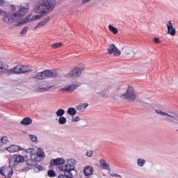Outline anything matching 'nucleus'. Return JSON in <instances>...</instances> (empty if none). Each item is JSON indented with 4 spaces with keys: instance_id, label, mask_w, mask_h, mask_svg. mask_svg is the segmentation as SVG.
<instances>
[{
    "instance_id": "aec40b11",
    "label": "nucleus",
    "mask_w": 178,
    "mask_h": 178,
    "mask_svg": "<svg viewBox=\"0 0 178 178\" xmlns=\"http://www.w3.org/2000/svg\"><path fill=\"white\" fill-rule=\"evenodd\" d=\"M99 162L103 169L106 170H111V165L106 163V161H105V159H102Z\"/></svg>"
},
{
    "instance_id": "1a4fd4ad",
    "label": "nucleus",
    "mask_w": 178,
    "mask_h": 178,
    "mask_svg": "<svg viewBox=\"0 0 178 178\" xmlns=\"http://www.w3.org/2000/svg\"><path fill=\"white\" fill-rule=\"evenodd\" d=\"M83 70H84V69L75 67L66 75V77H67V79H70V77L72 79L74 77H79L81 73H83Z\"/></svg>"
},
{
    "instance_id": "f03ea898",
    "label": "nucleus",
    "mask_w": 178,
    "mask_h": 178,
    "mask_svg": "<svg viewBox=\"0 0 178 178\" xmlns=\"http://www.w3.org/2000/svg\"><path fill=\"white\" fill-rule=\"evenodd\" d=\"M28 12L29 8L22 6L19 10L14 14H10V13L5 12L0 9V15L3 16L5 23H16V22H19L23 16H26Z\"/></svg>"
},
{
    "instance_id": "de8ad7c7",
    "label": "nucleus",
    "mask_w": 178,
    "mask_h": 178,
    "mask_svg": "<svg viewBox=\"0 0 178 178\" xmlns=\"http://www.w3.org/2000/svg\"><path fill=\"white\" fill-rule=\"evenodd\" d=\"M21 24H22V22H17L15 24V26L17 27V26H20Z\"/></svg>"
},
{
    "instance_id": "c756f323",
    "label": "nucleus",
    "mask_w": 178,
    "mask_h": 178,
    "mask_svg": "<svg viewBox=\"0 0 178 178\" xmlns=\"http://www.w3.org/2000/svg\"><path fill=\"white\" fill-rule=\"evenodd\" d=\"M1 140V143L3 144H8L9 143V140L8 139V136H3Z\"/></svg>"
},
{
    "instance_id": "ddd939ff",
    "label": "nucleus",
    "mask_w": 178,
    "mask_h": 178,
    "mask_svg": "<svg viewBox=\"0 0 178 178\" xmlns=\"http://www.w3.org/2000/svg\"><path fill=\"white\" fill-rule=\"evenodd\" d=\"M168 34L170 35H176V29L173 28V24L172 21H169L167 24Z\"/></svg>"
},
{
    "instance_id": "72a5a7b5",
    "label": "nucleus",
    "mask_w": 178,
    "mask_h": 178,
    "mask_svg": "<svg viewBox=\"0 0 178 178\" xmlns=\"http://www.w3.org/2000/svg\"><path fill=\"white\" fill-rule=\"evenodd\" d=\"M93 152H93L92 150L88 151V152H86L87 156H88L89 158H90V156H92Z\"/></svg>"
},
{
    "instance_id": "7c9ffc66",
    "label": "nucleus",
    "mask_w": 178,
    "mask_h": 178,
    "mask_svg": "<svg viewBox=\"0 0 178 178\" xmlns=\"http://www.w3.org/2000/svg\"><path fill=\"white\" fill-rule=\"evenodd\" d=\"M42 169H44L42 165H39L35 167L34 170H35V172H41V170H42Z\"/></svg>"
},
{
    "instance_id": "9d476101",
    "label": "nucleus",
    "mask_w": 178,
    "mask_h": 178,
    "mask_svg": "<svg viewBox=\"0 0 178 178\" xmlns=\"http://www.w3.org/2000/svg\"><path fill=\"white\" fill-rule=\"evenodd\" d=\"M108 52L110 55H112V54H113L115 56H120V55H122V52L120 51V50H119V49H118L116 45H115L114 44H111L109 45Z\"/></svg>"
},
{
    "instance_id": "bb28decb",
    "label": "nucleus",
    "mask_w": 178,
    "mask_h": 178,
    "mask_svg": "<svg viewBox=\"0 0 178 178\" xmlns=\"http://www.w3.org/2000/svg\"><path fill=\"white\" fill-rule=\"evenodd\" d=\"M49 177H55L56 176V172L54 170H49L47 172Z\"/></svg>"
},
{
    "instance_id": "4468645a",
    "label": "nucleus",
    "mask_w": 178,
    "mask_h": 178,
    "mask_svg": "<svg viewBox=\"0 0 178 178\" xmlns=\"http://www.w3.org/2000/svg\"><path fill=\"white\" fill-rule=\"evenodd\" d=\"M10 74H22V67L20 65L14 67L13 69L8 70Z\"/></svg>"
},
{
    "instance_id": "f704fd0d",
    "label": "nucleus",
    "mask_w": 178,
    "mask_h": 178,
    "mask_svg": "<svg viewBox=\"0 0 178 178\" xmlns=\"http://www.w3.org/2000/svg\"><path fill=\"white\" fill-rule=\"evenodd\" d=\"M141 105H143V106H145V108H149L151 106V104L145 102H141Z\"/></svg>"
},
{
    "instance_id": "473e14b6",
    "label": "nucleus",
    "mask_w": 178,
    "mask_h": 178,
    "mask_svg": "<svg viewBox=\"0 0 178 178\" xmlns=\"http://www.w3.org/2000/svg\"><path fill=\"white\" fill-rule=\"evenodd\" d=\"M29 137L33 143H37V136L34 135H29Z\"/></svg>"
},
{
    "instance_id": "c85d7f7f",
    "label": "nucleus",
    "mask_w": 178,
    "mask_h": 178,
    "mask_svg": "<svg viewBox=\"0 0 178 178\" xmlns=\"http://www.w3.org/2000/svg\"><path fill=\"white\" fill-rule=\"evenodd\" d=\"M138 165L140 167L144 166V165H145V161L144 159H138Z\"/></svg>"
},
{
    "instance_id": "cd10ccee",
    "label": "nucleus",
    "mask_w": 178,
    "mask_h": 178,
    "mask_svg": "<svg viewBox=\"0 0 178 178\" xmlns=\"http://www.w3.org/2000/svg\"><path fill=\"white\" fill-rule=\"evenodd\" d=\"M108 29H109L110 31L113 33V34H118V29L115 26H113L112 25H109Z\"/></svg>"
},
{
    "instance_id": "a19ab883",
    "label": "nucleus",
    "mask_w": 178,
    "mask_h": 178,
    "mask_svg": "<svg viewBox=\"0 0 178 178\" xmlns=\"http://www.w3.org/2000/svg\"><path fill=\"white\" fill-rule=\"evenodd\" d=\"M111 176H112V177H122V176H120V175H118V173H116V174H113V173H111Z\"/></svg>"
},
{
    "instance_id": "ea45409f",
    "label": "nucleus",
    "mask_w": 178,
    "mask_h": 178,
    "mask_svg": "<svg viewBox=\"0 0 178 178\" xmlns=\"http://www.w3.org/2000/svg\"><path fill=\"white\" fill-rule=\"evenodd\" d=\"M79 120H80V117L79 116L72 119V122H79Z\"/></svg>"
},
{
    "instance_id": "f3484780",
    "label": "nucleus",
    "mask_w": 178,
    "mask_h": 178,
    "mask_svg": "<svg viewBox=\"0 0 178 178\" xmlns=\"http://www.w3.org/2000/svg\"><path fill=\"white\" fill-rule=\"evenodd\" d=\"M7 151H8V152H17L19 151H20V149H23L22 148H20V146L19 145H10L8 147L6 148Z\"/></svg>"
},
{
    "instance_id": "7ed1b4c3",
    "label": "nucleus",
    "mask_w": 178,
    "mask_h": 178,
    "mask_svg": "<svg viewBox=\"0 0 178 178\" xmlns=\"http://www.w3.org/2000/svg\"><path fill=\"white\" fill-rule=\"evenodd\" d=\"M65 165H61L59 169L63 172L60 174L58 178H73L74 175H77V171L74 170L76 160L70 159L67 161Z\"/></svg>"
},
{
    "instance_id": "79ce46f5",
    "label": "nucleus",
    "mask_w": 178,
    "mask_h": 178,
    "mask_svg": "<svg viewBox=\"0 0 178 178\" xmlns=\"http://www.w3.org/2000/svg\"><path fill=\"white\" fill-rule=\"evenodd\" d=\"M81 105H82V108H83V110L86 109L87 106H88V104H87V103H84V104H83Z\"/></svg>"
},
{
    "instance_id": "4be33fe9",
    "label": "nucleus",
    "mask_w": 178,
    "mask_h": 178,
    "mask_svg": "<svg viewBox=\"0 0 178 178\" xmlns=\"http://www.w3.org/2000/svg\"><path fill=\"white\" fill-rule=\"evenodd\" d=\"M6 72H8V68L6 67V65L3 63V62H0V73H6Z\"/></svg>"
},
{
    "instance_id": "c9c22d12",
    "label": "nucleus",
    "mask_w": 178,
    "mask_h": 178,
    "mask_svg": "<svg viewBox=\"0 0 178 178\" xmlns=\"http://www.w3.org/2000/svg\"><path fill=\"white\" fill-rule=\"evenodd\" d=\"M31 20L32 19H30V17H26L24 19L23 22H24V23H28V22H31Z\"/></svg>"
},
{
    "instance_id": "49530a36",
    "label": "nucleus",
    "mask_w": 178,
    "mask_h": 178,
    "mask_svg": "<svg viewBox=\"0 0 178 178\" xmlns=\"http://www.w3.org/2000/svg\"><path fill=\"white\" fill-rule=\"evenodd\" d=\"M0 175H3V167L0 168Z\"/></svg>"
},
{
    "instance_id": "412c9836",
    "label": "nucleus",
    "mask_w": 178,
    "mask_h": 178,
    "mask_svg": "<svg viewBox=\"0 0 178 178\" xmlns=\"http://www.w3.org/2000/svg\"><path fill=\"white\" fill-rule=\"evenodd\" d=\"M21 67V74L22 73H30V72H33V70H31L29 67L27 65H20Z\"/></svg>"
},
{
    "instance_id": "a211bd4d",
    "label": "nucleus",
    "mask_w": 178,
    "mask_h": 178,
    "mask_svg": "<svg viewBox=\"0 0 178 178\" xmlns=\"http://www.w3.org/2000/svg\"><path fill=\"white\" fill-rule=\"evenodd\" d=\"M94 172V168H92V166H86L85 167V169L83 170V173L85 175V176H91V175H92V173Z\"/></svg>"
},
{
    "instance_id": "c03bdc74",
    "label": "nucleus",
    "mask_w": 178,
    "mask_h": 178,
    "mask_svg": "<svg viewBox=\"0 0 178 178\" xmlns=\"http://www.w3.org/2000/svg\"><path fill=\"white\" fill-rule=\"evenodd\" d=\"M5 5V0H0V6H3Z\"/></svg>"
},
{
    "instance_id": "4c0bfd02",
    "label": "nucleus",
    "mask_w": 178,
    "mask_h": 178,
    "mask_svg": "<svg viewBox=\"0 0 178 178\" xmlns=\"http://www.w3.org/2000/svg\"><path fill=\"white\" fill-rule=\"evenodd\" d=\"M77 111H83L82 104L76 106Z\"/></svg>"
},
{
    "instance_id": "a878e982",
    "label": "nucleus",
    "mask_w": 178,
    "mask_h": 178,
    "mask_svg": "<svg viewBox=\"0 0 178 178\" xmlns=\"http://www.w3.org/2000/svg\"><path fill=\"white\" fill-rule=\"evenodd\" d=\"M63 45V44H62V42H57V43L53 44L51 45V48H53V49H56L58 48H60Z\"/></svg>"
},
{
    "instance_id": "2eb2a0df",
    "label": "nucleus",
    "mask_w": 178,
    "mask_h": 178,
    "mask_svg": "<svg viewBox=\"0 0 178 178\" xmlns=\"http://www.w3.org/2000/svg\"><path fill=\"white\" fill-rule=\"evenodd\" d=\"M76 88H77V85L72 84L67 88H63L60 89L59 91H66L67 92L72 93L73 92V91H75Z\"/></svg>"
},
{
    "instance_id": "2f4dec72",
    "label": "nucleus",
    "mask_w": 178,
    "mask_h": 178,
    "mask_svg": "<svg viewBox=\"0 0 178 178\" xmlns=\"http://www.w3.org/2000/svg\"><path fill=\"white\" fill-rule=\"evenodd\" d=\"M29 31V28L27 26H25L23 30L20 32L21 35L27 34V31Z\"/></svg>"
},
{
    "instance_id": "5701e85b",
    "label": "nucleus",
    "mask_w": 178,
    "mask_h": 178,
    "mask_svg": "<svg viewBox=\"0 0 178 178\" xmlns=\"http://www.w3.org/2000/svg\"><path fill=\"white\" fill-rule=\"evenodd\" d=\"M67 112L70 116H74L77 113V111L73 107L69 108Z\"/></svg>"
},
{
    "instance_id": "f257e3e1",
    "label": "nucleus",
    "mask_w": 178,
    "mask_h": 178,
    "mask_svg": "<svg viewBox=\"0 0 178 178\" xmlns=\"http://www.w3.org/2000/svg\"><path fill=\"white\" fill-rule=\"evenodd\" d=\"M55 6H56V1L55 0H43L42 3H40L39 6H36L33 11L35 13H40V15L35 16V20H38L43 17V16H47L48 12H52Z\"/></svg>"
},
{
    "instance_id": "423d86ee",
    "label": "nucleus",
    "mask_w": 178,
    "mask_h": 178,
    "mask_svg": "<svg viewBox=\"0 0 178 178\" xmlns=\"http://www.w3.org/2000/svg\"><path fill=\"white\" fill-rule=\"evenodd\" d=\"M58 76V72L55 70H46L41 72H38L35 76L34 79L38 80H44V79H49V77H56Z\"/></svg>"
},
{
    "instance_id": "37998d69",
    "label": "nucleus",
    "mask_w": 178,
    "mask_h": 178,
    "mask_svg": "<svg viewBox=\"0 0 178 178\" xmlns=\"http://www.w3.org/2000/svg\"><path fill=\"white\" fill-rule=\"evenodd\" d=\"M90 1H91V0H81V3L83 5H84V4L87 3V2H90Z\"/></svg>"
},
{
    "instance_id": "0eeeda50",
    "label": "nucleus",
    "mask_w": 178,
    "mask_h": 178,
    "mask_svg": "<svg viewBox=\"0 0 178 178\" xmlns=\"http://www.w3.org/2000/svg\"><path fill=\"white\" fill-rule=\"evenodd\" d=\"M120 98L122 99H127L129 102H134L136 98H137V95L136 94V90L131 87H128L127 92L124 94L121 95Z\"/></svg>"
},
{
    "instance_id": "20e7f679",
    "label": "nucleus",
    "mask_w": 178,
    "mask_h": 178,
    "mask_svg": "<svg viewBox=\"0 0 178 178\" xmlns=\"http://www.w3.org/2000/svg\"><path fill=\"white\" fill-rule=\"evenodd\" d=\"M30 155V159L25 160L27 166H37V162H41L45 158V152L42 149H38L37 153L35 154L31 152Z\"/></svg>"
},
{
    "instance_id": "6e6552de",
    "label": "nucleus",
    "mask_w": 178,
    "mask_h": 178,
    "mask_svg": "<svg viewBox=\"0 0 178 178\" xmlns=\"http://www.w3.org/2000/svg\"><path fill=\"white\" fill-rule=\"evenodd\" d=\"M22 162H24V156L16 154L12 156L10 160V165L16 166V165H19V163H22Z\"/></svg>"
},
{
    "instance_id": "58836bf2",
    "label": "nucleus",
    "mask_w": 178,
    "mask_h": 178,
    "mask_svg": "<svg viewBox=\"0 0 178 178\" xmlns=\"http://www.w3.org/2000/svg\"><path fill=\"white\" fill-rule=\"evenodd\" d=\"M154 42L155 44H159V43L161 42V41H159V38H155L154 39Z\"/></svg>"
},
{
    "instance_id": "f8f14e48",
    "label": "nucleus",
    "mask_w": 178,
    "mask_h": 178,
    "mask_svg": "<svg viewBox=\"0 0 178 178\" xmlns=\"http://www.w3.org/2000/svg\"><path fill=\"white\" fill-rule=\"evenodd\" d=\"M65 159L63 158H57L56 159H52L50 161V166H56L58 165H65Z\"/></svg>"
},
{
    "instance_id": "b1692460",
    "label": "nucleus",
    "mask_w": 178,
    "mask_h": 178,
    "mask_svg": "<svg viewBox=\"0 0 178 178\" xmlns=\"http://www.w3.org/2000/svg\"><path fill=\"white\" fill-rule=\"evenodd\" d=\"M63 115H65V110L63 108H60L56 111V115L58 118L63 117Z\"/></svg>"
},
{
    "instance_id": "09e8293b",
    "label": "nucleus",
    "mask_w": 178,
    "mask_h": 178,
    "mask_svg": "<svg viewBox=\"0 0 178 178\" xmlns=\"http://www.w3.org/2000/svg\"><path fill=\"white\" fill-rule=\"evenodd\" d=\"M29 151H31V149H28L26 150V152H29Z\"/></svg>"
},
{
    "instance_id": "39448f33",
    "label": "nucleus",
    "mask_w": 178,
    "mask_h": 178,
    "mask_svg": "<svg viewBox=\"0 0 178 178\" xmlns=\"http://www.w3.org/2000/svg\"><path fill=\"white\" fill-rule=\"evenodd\" d=\"M156 113L162 116H166L164 119L165 122H170L171 123H178V114L175 112L169 111L168 113L163 112L161 110H156Z\"/></svg>"
},
{
    "instance_id": "6ab92c4d",
    "label": "nucleus",
    "mask_w": 178,
    "mask_h": 178,
    "mask_svg": "<svg viewBox=\"0 0 178 178\" xmlns=\"http://www.w3.org/2000/svg\"><path fill=\"white\" fill-rule=\"evenodd\" d=\"M31 123H33V120L29 117L24 118L20 122V124L24 126H29V124H31Z\"/></svg>"
},
{
    "instance_id": "dca6fc26",
    "label": "nucleus",
    "mask_w": 178,
    "mask_h": 178,
    "mask_svg": "<svg viewBox=\"0 0 178 178\" xmlns=\"http://www.w3.org/2000/svg\"><path fill=\"white\" fill-rule=\"evenodd\" d=\"M51 18L49 17H47L44 18L34 29L33 30H37V29H40V27H44L47 23L49 22Z\"/></svg>"
},
{
    "instance_id": "393cba45",
    "label": "nucleus",
    "mask_w": 178,
    "mask_h": 178,
    "mask_svg": "<svg viewBox=\"0 0 178 178\" xmlns=\"http://www.w3.org/2000/svg\"><path fill=\"white\" fill-rule=\"evenodd\" d=\"M67 122L66 117L63 116L60 117L58 119V123L59 124H65Z\"/></svg>"
},
{
    "instance_id": "a18cd8bd",
    "label": "nucleus",
    "mask_w": 178,
    "mask_h": 178,
    "mask_svg": "<svg viewBox=\"0 0 178 178\" xmlns=\"http://www.w3.org/2000/svg\"><path fill=\"white\" fill-rule=\"evenodd\" d=\"M11 10L12 12H16V6H11Z\"/></svg>"
},
{
    "instance_id": "9b49d317",
    "label": "nucleus",
    "mask_w": 178,
    "mask_h": 178,
    "mask_svg": "<svg viewBox=\"0 0 178 178\" xmlns=\"http://www.w3.org/2000/svg\"><path fill=\"white\" fill-rule=\"evenodd\" d=\"M3 176L6 178H10L13 175V166L10 165L9 166L3 167Z\"/></svg>"
},
{
    "instance_id": "e433bc0d",
    "label": "nucleus",
    "mask_w": 178,
    "mask_h": 178,
    "mask_svg": "<svg viewBox=\"0 0 178 178\" xmlns=\"http://www.w3.org/2000/svg\"><path fill=\"white\" fill-rule=\"evenodd\" d=\"M42 90H51V88H54V86H47V87L42 88Z\"/></svg>"
}]
</instances>
